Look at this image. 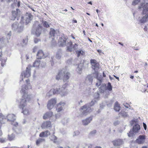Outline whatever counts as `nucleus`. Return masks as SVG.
<instances>
[{
  "label": "nucleus",
  "mask_w": 148,
  "mask_h": 148,
  "mask_svg": "<svg viewBox=\"0 0 148 148\" xmlns=\"http://www.w3.org/2000/svg\"><path fill=\"white\" fill-rule=\"evenodd\" d=\"M57 103V100L55 98H52L49 100L47 103V108L51 110L54 106Z\"/></svg>",
  "instance_id": "39448f33"
},
{
  "label": "nucleus",
  "mask_w": 148,
  "mask_h": 148,
  "mask_svg": "<svg viewBox=\"0 0 148 148\" xmlns=\"http://www.w3.org/2000/svg\"><path fill=\"white\" fill-rule=\"evenodd\" d=\"M67 40V39L64 37L60 38L58 42L59 46L62 47L65 46Z\"/></svg>",
  "instance_id": "6e6552de"
},
{
  "label": "nucleus",
  "mask_w": 148,
  "mask_h": 148,
  "mask_svg": "<svg viewBox=\"0 0 148 148\" xmlns=\"http://www.w3.org/2000/svg\"><path fill=\"white\" fill-rule=\"evenodd\" d=\"M76 53L77 54L78 57H79L80 56V54L83 55L84 54V52L82 50L78 51L76 52Z\"/></svg>",
  "instance_id": "473e14b6"
},
{
  "label": "nucleus",
  "mask_w": 148,
  "mask_h": 148,
  "mask_svg": "<svg viewBox=\"0 0 148 148\" xmlns=\"http://www.w3.org/2000/svg\"><path fill=\"white\" fill-rule=\"evenodd\" d=\"M5 142V140L2 138H0V142L1 143H4Z\"/></svg>",
  "instance_id": "c03bdc74"
},
{
  "label": "nucleus",
  "mask_w": 148,
  "mask_h": 148,
  "mask_svg": "<svg viewBox=\"0 0 148 148\" xmlns=\"http://www.w3.org/2000/svg\"><path fill=\"white\" fill-rule=\"evenodd\" d=\"M37 47H34L33 49V53L35 52L37 50Z\"/></svg>",
  "instance_id": "79ce46f5"
},
{
  "label": "nucleus",
  "mask_w": 148,
  "mask_h": 148,
  "mask_svg": "<svg viewBox=\"0 0 148 148\" xmlns=\"http://www.w3.org/2000/svg\"><path fill=\"white\" fill-rule=\"evenodd\" d=\"M134 132L133 130L132 131H130L128 133V136L130 137L132 136L134 134Z\"/></svg>",
  "instance_id": "e433bc0d"
},
{
  "label": "nucleus",
  "mask_w": 148,
  "mask_h": 148,
  "mask_svg": "<svg viewBox=\"0 0 148 148\" xmlns=\"http://www.w3.org/2000/svg\"><path fill=\"white\" fill-rule=\"evenodd\" d=\"M70 76L71 74L69 72L63 69L59 70L56 76V79L57 80H59L62 77L64 82H65L69 79Z\"/></svg>",
  "instance_id": "f03ea898"
},
{
  "label": "nucleus",
  "mask_w": 148,
  "mask_h": 148,
  "mask_svg": "<svg viewBox=\"0 0 148 148\" xmlns=\"http://www.w3.org/2000/svg\"><path fill=\"white\" fill-rule=\"evenodd\" d=\"M143 126L144 127V128L145 130H146L147 129V126L146 124L144 123H143Z\"/></svg>",
  "instance_id": "49530a36"
},
{
  "label": "nucleus",
  "mask_w": 148,
  "mask_h": 148,
  "mask_svg": "<svg viewBox=\"0 0 148 148\" xmlns=\"http://www.w3.org/2000/svg\"><path fill=\"white\" fill-rule=\"evenodd\" d=\"M146 138L145 135H140L136 140V142L139 144H143L144 143Z\"/></svg>",
  "instance_id": "423d86ee"
},
{
  "label": "nucleus",
  "mask_w": 148,
  "mask_h": 148,
  "mask_svg": "<svg viewBox=\"0 0 148 148\" xmlns=\"http://www.w3.org/2000/svg\"><path fill=\"white\" fill-rule=\"evenodd\" d=\"M107 89L109 91L112 90V86L110 82H108V86L106 87Z\"/></svg>",
  "instance_id": "2f4dec72"
},
{
  "label": "nucleus",
  "mask_w": 148,
  "mask_h": 148,
  "mask_svg": "<svg viewBox=\"0 0 148 148\" xmlns=\"http://www.w3.org/2000/svg\"><path fill=\"white\" fill-rule=\"evenodd\" d=\"M120 109V106L117 101L115 102L114 106V110L117 112H119Z\"/></svg>",
  "instance_id": "4be33fe9"
},
{
  "label": "nucleus",
  "mask_w": 148,
  "mask_h": 148,
  "mask_svg": "<svg viewBox=\"0 0 148 148\" xmlns=\"http://www.w3.org/2000/svg\"><path fill=\"white\" fill-rule=\"evenodd\" d=\"M65 105L64 102H60L57 105L56 110L58 112H59L63 110V108Z\"/></svg>",
  "instance_id": "ddd939ff"
},
{
  "label": "nucleus",
  "mask_w": 148,
  "mask_h": 148,
  "mask_svg": "<svg viewBox=\"0 0 148 148\" xmlns=\"http://www.w3.org/2000/svg\"><path fill=\"white\" fill-rule=\"evenodd\" d=\"M50 134V132L48 130L45 132H42L39 134V136L40 137H47Z\"/></svg>",
  "instance_id": "6ab92c4d"
},
{
  "label": "nucleus",
  "mask_w": 148,
  "mask_h": 148,
  "mask_svg": "<svg viewBox=\"0 0 148 148\" xmlns=\"http://www.w3.org/2000/svg\"><path fill=\"white\" fill-rule=\"evenodd\" d=\"M36 56L38 59H40L46 57L44 52L42 50H40L38 51Z\"/></svg>",
  "instance_id": "4468645a"
},
{
  "label": "nucleus",
  "mask_w": 148,
  "mask_h": 148,
  "mask_svg": "<svg viewBox=\"0 0 148 148\" xmlns=\"http://www.w3.org/2000/svg\"><path fill=\"white\" fill-rule=\"evenodd\" d=\"M12 19L14 20L16 18L17 14V12L15 11H13L12 12Z\"/></svg>",
  "instance_id": "bb28decb"
},
{
  "label": "nucleus",
  "mask_w": 148,
  "mask_h": 148,
  "mask_svg": "<svg viewBox=\"0 0 148 148\" xmlns=\"http://www.w3.org/2000/svg\"><path fill=\"white\" fill-rule=\"evenodd\" d=\"M90 63L91 65V67L93 70L95 71V74H96L98 78L99 73L98 71H96V70H98L99 69V64L95 60L93 59L90 60Z\"/></svg>",
  "instance_id": "20e7f679"
},
{
  "label": "nucleus",
  "mask_w": 148,
  "mask_h": 148,
  "mask_svg": "<svg viewBox=\"0 0 148 148\" xmlns=\"http://www.w3.org/2000/svg\"><path fill=\"white\" fill-rule=\"evenodd\" d=\"M148 19V15L147 14H146L140 20V22L143 23H145L147 21Z\"/></svg>",
  "instance_id": "b1692460"
},
{
  "label": "nucleus",
  "mask_w": 148,
  "mask_h": 148,
  "mask_svg": "<svg viewBox=\"0 0 148 148\" xmlns=\"http://www.w3.org/2000/svg\"><path fill=\"white\" fill-rule=\"evenodd\" d=\"M92 117L90 116L87 118L86 119L83 120L82 121L83 124L85 125H87L92 121Z\"/></svg>",
  "instance_id": "f3484780"
},
{
  "label": "nucleus",
  "mask_w": 148,
  "mask_h": 148,
  "mask_svg": "<svg viewBox=\"0 0 148 148\" xmlns=\"http://www.w3.org/2000/svg\"><path fill=\"white\" fill-rule=\"evenodd\" d=\"M73 23H77V21L76 20H73Z\"/></svg>",
  "instance_id": "5fc2aeb1"
},
{
  "label": "nucleus",
  "mask_w": 148,
  "mask_h": 148,
  "mask_svg": "<svg viewBox=\"0 0 148 148\" xmlns=\"http://www.w3.org/2000/svg\"><path fill=\"white\" fill-rule=\"evenodd\" d=\"M90 110V108H87L86 105H85L82 107L80 110L81 111L83 110L82 114H85L88 112Z\"/></svg>",
  "instance_id": "dca6fc26"
},
{
  "label": "nucleus",
  "mask_w": 148,
  "mask_h": 148,
  "mask_svg": "<svg viewBox=\"0 0 148 148\" xmlns=\"http://www.w3.org/2000/svg\"><path fill=\"white\" fill-rule=\"evenodd\" d=\"M17 6L18 7H19L20 6V1H18L17 3Z\"/></svg>",
  "instance_id": "864d4df0"
},
{
  "label": "nucleus",
  "mask_w": 148,
  "mask_h": 148,
  "mask_svg": "<svg viewBox=\"0 0 148 148\" xmlns=\"http://www.w3.org/2000/svg\"><path fill=\"white\" fill-rule=\"evenodd\" d=\"M140 129V127L139 125L137 124H135L133 127V131L135 133L138 132L139 130Z\"/></svg>",
  "instance_id": "aec40b11"
},
{
  "label": "nucleus",
  "mask_w": 148,
  "mask_h": 148,
  "mask_svg": "<svg viewBox=\"0 0 148 148\" xmlns=\"http://www.w3.org/2000/svg\"><path fill=\"white\" fill-rule=\"evenodd\" d=\"M77 47V45L76 43H75L73 46V48L74 49L75 47Z\"/></svg>",
  "instance_id": "3c124183"
},
{
  "label": "nucleus",
  "mask_w": 148,
  "mask_h": 148,
  "mask_svg": "<svg viewBox=\"0 0 148 148\" xmlns=\"http://www.w3.org/2000/svg\"><path fill=\"white\" fill-rule=\"evenodd\" d=\"M113 76L115 77L116 79H118L119 81V78L118 77H117L115 75H113Z\"/></svg>",
  "instance_id": "8fccbe9b"
},
{
  "label": "nucleus",
  "mask_w": 148,
  "mask_h": 148,
  "mask_svg": "<svg viewBox=\"0 0 148 148\" xmlns=\"http://www.w3.org/2000/svg\"><path fill=\"white\" fill-rule=\"evenodd\" d=\"M31 66H29L27 67L26 70L25 72H23L21 74V75L22 76H24V77L28 78L30 76V70L31 67Z\"/></svg>",
  "instance_id": "1a4fd4ad"
},
{
  "label": "nucleus",
  "mask_w": 148,
  "mask_h": 148,
  "mask_svg": "<svg viewBox=\"0 0 148 148\" xmlns=\"http://www.w3.org/2000/svg\"><path fill=\"white\" fill-rule=\"evenodd\" d=\"M103 77H106V75H105V74L104 73V72H103Z\"/></svg>",
  "instance_id": "6e6d98bb"
},
{
  "label": "nucleus",
  "mask_w": 148,
  "mask_h": 148,
  "mask_svg": "<svg viewBox=\"0 0 148 148\" xmlns=\"http://www.w3.org/2000/svg\"><path fill=\"white\" fill-rule=\"evenodd\" d=\"M142 8H143V14H145L148 11V3H147L145 4L144 3H141L140 6L139 7V8L140 9Z\"/></svg>",
  "instance_id": "9b49d317"
},
{
  "label": "nucleus",
  "mask_w": 148,
  "mask_h": 148,
  "mask_svg": "<svg viewBox=\"0 0 148 148\" xmlns=\"http://www.w3.org/2000/svg\"><path fill=\"white\" fill-rule=\"evenodd\" d=\"M45 139H44L42 138H39L38 139L36 142V145H38L40 143L42 142L45 141Z\"/></svg>",
  "instance_id": "cd10ccee"
},
{
  "label": "nucleus",
  "mask_w": 148,
  "mask_h": 148,
  "mask_svg": "<svg viewBox=\"0 0 148 148\" xmlns=\"http://www.w3.org/2000/svg\"><path fill=\"white\" fill-rule=\"evenodd\" d=\"M50 34L51 36H54L56 34V31L53 28H51L50 29Z\"/></svg>",
  "instance_id": "393cba45"
},
{
  "label": "nucleus",
  "mask_w": 148,
  "mask_h": 148,
  "mask_svg": "<svg viewBox=\"0 0 148 148\" xmlns=\"http://www.w3.org/2000/svg\"><path fill=\"white\" fill-rule=\"evenodd\" d=\"M71 36L73 38V39H75V37H74V35L73 34H72L71 35Z\"/></svg>",
  "instance_id": "603ef678"
},
{
  "label": "nucleus",
  "mask_w": 148,
  "mask_h": 148,
  "mask_svg": "<svg viewBox=\"0 0 148 148\" xmlns=\"http://www.w3.org/2000/svg\"><path fill=\"white\" fill-rule=\"evenodd\" d=\"M95 104V102L93 101H92L90 103V106H92L94 105Z\"/></svg>",
  "instance_id": "de8ad7c7"
},
{
  "label": "nucleus",
  "mask_w": 148,
  "mask_h": 148,
  "mask_svg": "<svg viewBox=\"0 0 148 148\" xmlns=\"http://www.w3.org/2000/svg\"><path fill=\"white\" fill-rule=\"evenodd\" d=\"M3 61H2V62L1 63V65L2 66H3L4 65V63L5 62V61L4 60V63L2 62Z\"/></svg>",
  "instance_id": "09e8293b"
},
{
  "label": "nucleus",
  "mask_w": 148,
  "mask_h": 148,
  "mask_svg": "<svg viewBox=\"0 0 148 148\" xmlns=\"http://www.w3.org/2000/svg\"><path fill=\"white\" fill-rule=\"evenodd\" d=\"M68 86V84H64L61 89H60L61 90H62V91L64 90H65V89Z\"/></svg>",
  "instance_id": "72a5a7b5"
},
{
  "label": "nucleus",
  "mask_w": 148,
  "mask_h": 148,
  "mask_svg": "<svg viewBox=\"0 0 148 148\" xmlns=\"http://www.w3.org/2000/svg\"><path fill=\"white\" fill-rule=\"evenodd\" d=\"M42 27L40 24H39L34 31L35 34L36 36L38 37L40 36L42 33Z\"/></svg>",
  "instance_id": "9d476101"
},
{
  "label": "nucleus",
  "mask_w": 148,
  "mask_h": 148,
  "mask_svg": "<svg viewBox=\"0 0 148 148\" xmlns=\"http://www.w3.org/2000/svg\"><path fill=\"white\" fill-rule=\"evenodd\" d=\"M96 133V130H95L91 131L90 133V134L91 135H93L95 134Z\"/></svg>",
  "instance_id": "58836bf2"
},
{
  "label": "nucleus",
  "mask_w": 148,
  "mask_h": 148,
  "mask_svg": "<svg viewBox=\"0 0 148 148\" xmlns=\"http://www.w3.org/2000/svg\"><path fill=\"white\" fill-rule=\"evenodd\" d=\"M118 43H119V44H120V45H122V46H123V44H122L121 42H119Z\"/></svg>",
  "instance_id": "0e129e2a"
},
{
  "label": "nucleus",
  "mask_w": 148,
  "mask_h": 148,
  "mask_svg": "<svg viewBox=\"0 0 148 148\" xmlns=\"http://www.w3.org/2000/svg\"><path fill=\"white\" fill-rule=\"evenodd\" d=\"M83 33H84V35H85V31H84H84H83Z\"/></svg>",
  "instance_id": "774afa93"
},
{
  "label": "nucleus",
  "mask_w": 148,
  "mask_h": 148,
  "mask_svg": "<svg viewBox=\"0 0 148 148\" xmlns=\"http://www.w3.org/2000/svg\"><path fill=\"white\" fill-rule=\"evenodd\" d=\"M51 140L54 143L57 144L58 143L57 137L54 135H53L51 136Z\"/></svg>",
  "instance_id": "5701e85b"
},
{
  "label": "nucleus",
  "mask_w": 148,
  "mask_h": 148,
  "mask_svg": "<svg viewBox=\"0 0 148 148\" xmlns=\"http://www.w3.org/2000/svg\"><path fill=\"white\" fill-rule=\"evenodd\" d=\"M119 114L123 117H126L127 116V113L122 111L119 113Z\"/></svg>",
  "instance_id": "c756f323"
},
{
  "label": "nucleus",
  "mask_w": 148,
  "mask_h": 148,
  "mask_svg": "<svg viewBox=\"0 0 148 148\" xmlns=\"http://www.w3.org/2000/svg\"><path fill=\"white\" fill-rule=\"evenodd\" d=\"M51 127V122L49 121L44 122L41 125V127L42 129L47 128Z\"/></svg>",
  "instance_id": "f8f14e48"
},
{
  "label": "nucleus",
  "mask_w": 148,
  "mask_h": 148,
  "mask_svg": "<svg viewBox=\"0 0 148 148\" xmlns=\"http://www.w3.org/2000/svg\"><path fill=\"white\" fill-rule=\"evenodd\" d=\"M141 148H147V147L146 146H143L141 147Z\"/></svg>",
  "instance_id": "e2e57ef3"
},
{
  "label": "nucleus",
  "mask_w": 148,
  "mask_h": 148,
  "mask_svg": "<svg viewBox=\"0 0 148 148\" xmlns=\"http://www.w3.org/2000/svg\"><path fill=\"white\" fill-rule=\"evenodd\" d=\"M53 88L47 93V95L49 97L55 94H60L62 93V90L58 86H54Z\"/></svg>",
  "instance_id": "7ed1b4c3"
},
{
  "label": "nucleus",
  "mask_w": 148,
  "mask_h": 148,
  "mask_svg": "<svg viewBox=\"0 0 148 148\" xmlns=\"http://www.w3.org/2000/svg\"><path fill=\"white\" fill-rule=\"evenodd\" d=\"M2 135V131L0 130V136H1Z\"/></svg>",
  "instance_id": "4d7b16f0"
},
{
  "label": "nucleus",
  "mask_w": 148,
  "mask_h": 148,
  "mask_svg": "<svg viewBox=\"0 0 148 148\" xmlns=\"http://www.w3.org/2000/svg\"><path fill=\"white\" fill-rule=\"evenodd\" d=\"M97 51L99 53H101V51L99 49L97 50Z\"/></svg>",
  "instance_id": "13d9d810"
},
{
  "label": "nucleus",
  "mask_w": 148,
  "mask_h": 148,
  "mask_svg": "<svg viewBox=\"0 0 148 148\" xmlns=\"http://www.w3.org/2000/svg\"><path fill=\"white\" fill-rule=\"evenodd\" d=\"M88 79L90 81H91L92 80V77H91L90 75H88Z\"/></svg>",
  "instance_id": "a18cd8bd"
},
{
  "label": "nucleus",
  "mask_w": 148,
  "mask_h": 148,
  "mask_svg": "<svg viewBox=\"0 0 148 148\" xmlns=\"http://www.w3.org/2000/svg\"><path fill=\"white\" fill-rule=\"evenodd\" d=\"M40 41V39H38L37 38H35L34 39V42L35 43H37L38 42Z\"/></svg>",
  "instance_id": "a19ab883"
},
{
  "label": "nucleus",
  "mask_w": 148,
  "mask_h": 148,
  "mask_svg": "<svg viewBox=\"0 0 148 148\" xmlns=\"http://www.w3.org/2000/svg\"><path fill=\"white\" fill-rule=\"evenodd\" d=\"M101 80H99V82L97 83L96 84V85L97 87H98L101 84Z\"/></svg>",
  "instance_id": "4c0bfd02"
},
{
  "label": "nucleus",
  "mask_w": 148,
  "mask_h": 148,
  "mask_svg": "<svg viewBox=\"0 0 148 148\" xmlns=\"http://www.w3.org/2000/svg\"><path fill=\"white\" fill-rule=\"evenodd\" d=\"M53 116V112H47L44 115L43 118V119L46 120L47 119L50 118Z\"/></svg>",
  "instance_id": "a211bd4d"
},
{
  "label": "nucleus",
  "mask_w": 148,
  "mask_h": 148,
  "mask_svg": "<svg viewBox=\"0 0 148 148\" xmlns=\"http://www.w3.org/2000/svg\"><path fill=\"white\" fill-rule=\"evenodd\" d=\"M42 23L43 26L45 27L48 28L50 27L49 25L46 21H44Z\"/></svg>",
  "instance_id": "7c9ffc66"
},
{
  "label": "nucleus",
  "mask_w": 148,
  "mask_h": 148,
  "mask_svg": "<svg viewBox=\"0 0 148 148\" xmlns=\"http://www.w3.org/2000/svg\"><path fill=\"white\" fill-rule=\"evenodd\" d=\"M7 118L8 119V121L13 122L12 124L13 125L16 126L18 125V123H14V121L15 120V116L13 114H10L8 115Z\"/></svg>",
  "instance_id": "0eeeda50"
},
{
  "label": "nucleus",
  "mask_w": 148,
  "mask_h": 148,
  "mask_svg": "<svg viewBox=\"0 0 148 148\" xmlns=\"http://www.w3.org/2000/svg\"><path fill=\"white\" fill-rule=\"evenodd\" d=\"M138 71H134V73H138Z\"/></svg>",
  "instance_id": "69168bd1"
},
{
  "label": "nucleus",
  "mask_w": 148,
  "mask_h": 148,
  "mask_svg": "<svg viewBox=\"0 0 148 148\" xmlns=\"http://www.w3.org/2000/svg\"><path fill=\"white\" fill-rule=\"evenodd\" d=\"M15 137V136L14 134H12L11 135H8V138L10 141H12L14 140Z\"/></svg>",
  "instance_id": "a878e982"
},
{
  "label": "nucleus",
  "mask_w": 148,
  "mask_h": 148,
  "mask_svg": "<svg viewBox=\"0 0 148 148\" xmlns=\"http://www.w3.org/2000/svg\"><path fill=\"white\" fill-rule=\"evenodd\" d=\"M68 44L69 46L67 47V49L66 50L67 51L71 52L73 49L72 47V42L71 41H69L68 43Z\"/></svg>",
  "instance_id": "412c9836"
},
{
  "label": "nucleus",
  "mask_w": 148,
  "mask_h": 148,
  "mask_svg": "<svg viewBox=\"0 0 148 148\" xmlns=\"http://www.w3.org/2000/svg\"><path fill=\"white\" fill-rule=\"evenodd\" d=\"M27 85H25L24 87H23L21 91L24 94L22 96V99H21L20 104L19 108L23 110L22 112L24 114L28 115L29 114V110L25 107L28 103L30 102L31 100V97L30 95H28L26 93V90L28 89V87L31 88V86L29 83V79L26 80Z\"/></svg>",
  "instance_id": "f257e3e1"
},
{
  "label": "nucleus",
  "mask_w": 148,
  "mask_h": 148,
  "mask_svg": "<svg viewBox=\"0 0 148 148\" xmlns=\"http://www.w3.org/2000/svg\"><path fill=\"white\" fill-rule=\"evenodd\" d=\"M40 61L39 60H36L34 62L33 66L34 67L39 66L40 64Z\"/></svg>",
  "instance_id": "c85d7f7f"
},
{
  "label": "nucleus",
  "mask_w": 148,
  "mask_h": 148,
  "mask_svg": "<svg viewBox=\"0 0 148 148\" xmlns=\"http://www.w3.org/2000/svg\"><path fill=\"white\" fill-rule=\"evenodd\" d=\"M8 2L9 3L10 2L12 1H13V0H7Z\"/></svg>",
  "instance_id": "bf43d9fd"
},
{
  "label": "nucleus",
  "mask_w": 148,
  "mask_h": 148,
  "mask_svg": "<svg viewBox=\"0 0 148 148\" xmlns=\"http://www.w3.org/2000/svg\"><path fill=\"white\" fill-rule=\"evenodd\" d=\"M123 105L126 108H129L130 107V105L126 103H124Z\"/></svg>",
  "instance_id": "ea45409f"
},
{
  "label": "nucleus",
  "mask_w": 148,
  "mask_h": 148,
  "mask_svg": "<svg viewBox=\"0 0 148 148\" xmlns=\"http://www.w3.org/2000/svg\"><path fill=\"white\" fill-rule=\"evenodd\" d=\"M134 77L132 75H131L130 77V78L132 79H133L134 78Z\"/></svg>",
  "instance_id": "052dcab7"
},
{
  "label": "nucleus",
  "mask_w": 148,
  "mask_h": 148,
  "mask_svg": "<svg viewBox=\"0 0 148 148\" xmlns=\"http://www.w3.org/2000/svg\"><path fill=\"white\" fill-rule=\"evenodd\" d=\"M96 11L98 13V12H99V10L98 9H97L96 10Z\"/></svg>",
  "instance_id": "338daca9"
},
{
  "label": "nucleus",
  "mask_w": 148,
  "mask_h": 148,
  "mask_svg": "<svg viewBox=\"0 0 148 148\" xmlns=\"http://www.w3.org/2000/svg\"><path fill=\"white\" fill-rule=\"evenodd\" d=\"M140 0H134L132 3V5H135L137 4Z\"/></svg>",
  "instance_id": "f704fd0d"
},
{
  "label": "nucleus",
  "mask_w": 148,
  "mask_h": 148,
  "mask_svg": "<svg viewBox=\"0 0 148 148\" xmlns=\"http://www.w3.org/2000/svg\"><path fill=\"white\" fill-rule=\"evenodd\" d=\"M88 3L90 4L91 5H92V3L91 1H90L88 2Z\"/></svg>",
  "instance_id": "680f3d73"
},
{
  "label": "nucleus",
  "mask_w": 148,
  "mask_h": 148,
  "mask_svg": "<svg viewBox=\"0 0 148 148\" xmlns=\"http://www.w3.org/2000/svg\"><path fill=\"white\" fill-rule=\"evenodd\" d=\"M146 87L145 86H142L140 87V90L143 92H145L146 91Z\"/></svg>",
  "instance_id": "c9c22d12"
},
{
  "label": "nucleus",
  "mask_w": 148,
  "mask_h": 148,
  "mask_svg": "<svg viewBox=\"0 0 148 148\" xmlns=\"http://www.w3.org/2000/svg\"><path fill=\"white\" fill-rule=\"evenodd\" d=\"M112 142L114 146H119L123 143L122 140L120 139L113 140Z\"/></svg>",
  "instance_id": "2eb2a0df"
},
{
  "label": "nucleus",
  "mask_w": 148,
  "mask_h": 148,
  "mask_svg": "<svg viewBox=\"0 0 148 148\" xmlns=\"http://www.w3.org/2000/svg\"><path fill=\"white\" fill-rule=\"evenodd\" d=\"M4 39H5L3 37L0 38V43H2L3 42Z\"/></svg>",
  "instance_id": "37998d69"
}]
</instances>
